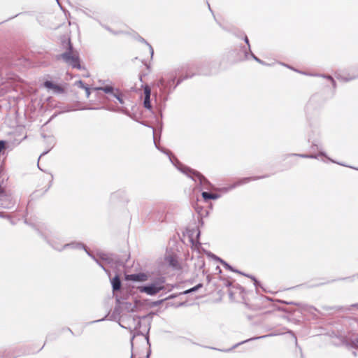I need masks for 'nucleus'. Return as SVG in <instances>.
I'll list each match as a JSON object with an SVG mask.
<instances>
[{"instance_id": "f257e3e1", "label": "nucleus", "mask_w": 358, "mask_h": 358, "mask_svg": "<svg viewBox=\"0 0 358 358\" xmlns=\"http://www.w3.org/2000/svg\"><path fill=\"white\" fill-rule=\"evenodd\" d=\"M155 143H156L155 142ZM155 145L159 150V148L157 147V144H155ZM160 150L162 152L166 153L169 156V159L171 162V163L173 165H175L178 168V170H180L184 174L187 175L188 177L192 178L193 180H194L195 182L199 181L200 185H204L205 184H207L208 182L207 179L203 176H202L199 172H198L195 170H193L187 166H183L178 162V160L177 159H176L175 161H173L171 157V152L169 151L164 150L162 149V150L160 149Z\"/></svg>"}, {"instance_id": "f03ea898", "label": "nucleus", "mask_w": 358, "mask_h": 358, "mask_svg": "<svg viewBox=\"0 0 358 358\" xmlns=\"http://www.w3.org/2000/svg\"><path fill=\"white\" fill-rule=\"evenodd\" d=\"M51 237H52L51 239L48 240V241L50 243V246L52 248H54L55 250H58V251H62L63 250L67 249V248L83 249L87 252V254L96 262V264L98 265H99L104 271H106V268L102 265L101 262L94 255H92L87 250V249L86 248V247L84 244H83L81 243L72 242L70 243L64 244L62 247H60L59 245L55 244V241H54L55 236H51Z\"/></svg>"}, {"instance_id": "7ed1b4c3", "label": "nucleus", "mask_w": 358, "mask_h": 358, "mask_svg": "<svg viewBox=\"0 0 358 358\" xmlns=\"http://www.w3.org/2000/svg\"><path fill=\"white\" fill-rule=\"evenodd\" d=\"M66 44L68 46L66 51L60 55L59 57L62 58L67 64L71 66L73 68L80 69V64L79 57L78 54L74 53L73 52V47L71 45L70 39H67Z\"/></svg>"}, {"instance_id": "20e7f679", "label": "nucleus", "mask_w": 358, "mask_h": 358, "mask_svg": "<svg viewBox=\"0 0 358 358\" xmlns=\"http://www.w3.org/2000/svg\"><path fill=\"white\" fill-rule=\"evenodd\" d=\"M165 280L164 278H159L154 282L138 287V290L141 293H145L150 296H154L159 293L160 291L165 289L166 287L164 286Z\"/></svg>"}, {"instance_id": "39448f33", "label": "nucleus", "mask_w": 358, "mask_h": 358, "mask_svg": "<svg viewBox=\"0 0 358 358\" xmlns=\"http://www.w3.org/2000/svg\"><path fill=\"white\" fill-rule=\"evenodd\" d=\"M40 234H41V236L44 238L45 241H46V242L50 245V243L48 241V240H50L52 238L51 236H55V238H54L55 244L59 245L60 247L63 246L62 243L64 242V241L62 238H60L59 237V236L57 234H56L55 232H53L52 231L46 229H45L44 231L40 232Z\"/></svg>"}, {"instance_id": "423d86ee", "label": "nucleus", "mask_w": 358, "mask_h": 358, "mask_svg": "<svg viewBox=\"0 0 358 358\" xmlns=\"http://www.w3.org/2000/svg\"><path fill=\"white\" fill-rule=\"evenodd\" d=\"M312 148H315L316 150H317L319 151V154L318 155H307V154L293 153V154L289 155V156H296V157H299L305 158V159H317L318 156H324V157H327L326 156L325 152L322 151V146L320 145L319 144H317L316 143H313L312 145Z\"/></svg>"}, {"instance_id": "0eeeda50", "label": "nucleus", "mask_w": 358, "mask_h": 358, "mask_svg": "<svg viewBox=\"0 0 358 358\" xmlns=\"http://www.w3.org/2000/svg\"><path fill=\"white\" fill-rule=\"evenodd\" d=\"M43 86L48 90H52L54 94H59L64 92V89L62 86L55 84L50 80L45 81Z\"/></svg>"}, {"instance_id": "6e6552de", "label": "nucleus", "mask_w": 358, "mask_h": 358, "mask_svg": "<svg viewBox=\"0 0 358 358\" xmlns=\"http://www.w3.org/2000/svg\"><path fill=\"white\" fill-rule=\"evenodd\" d=\"M266 176H257V177H246V178H241L238 180H237L236 182H235L233 185H231L229 187H228V189H234L237 187L247 184L251 181L264 178Z\"/></svg>"}, {"instance_id": "1a4fd4ad", "label": "nucleus", "mask_w": 358, "mask_h": 358, "mask_svg": "<svg viewBox=\"0 0 358 358\" xmlns=\"http://www.w3.org/2000/svg\"><path fill=\"white\" fill-rule=\"evenodd\" d=\"M272 334H268V335H264V336H257V337H253V338H250L249 339H247V340H245L243 341H241L238 343H236L231 348H229V349H224V350H220V349H217L215 348H212V349L213 350H220V351H222V352H230L231 350L233 349H235L236 348H237L238 346H239L240 345H242L243 343H248L250 341H254V340H257V339H262V338H264L266 337H268V336H271Z\"/></svg>"}, {"instance_id": "9d476101", "label": "nucleus", "mask_w": 358, "mask_h": 358, "mask_svg": "<svg viewBox=\"0 0 358 358\" xmlns=\"http://www.w3.org/2000/svg\"><path fill=\"white\" fill-rule=\"evenodd\" d=\"M148 275L144 273L130 274L126 276L127 280L136 282H144L148 280Z\"/></svg>"}, {"instance_id": "9b49d317", "label": "nucleus", "mask_w": 358, "mask_h": 358, "mask_svg": "<svg viewBox=\"0 0 358 358\" xmlns=\"http://www.w3.org/2000/svg\"><path fill=\"white\" fill-rule=\"evenodd\" d=\"M144 101H143V106L150 110L152 108V106L150 103V94H151V90L148 85H145L144 87Z\"/></svg>"}, {"instance_id": "f8f14e48", "label": "nucleus", "mask_w": 358, "mask_h": 358, "mask_svg": "<svg viewBox=\"0 0 358 358\" xmlns=\"http://www.w3.org/2000/svg\"><path fill=\"white\" fill-rule=\"evenodd\" d=\"M97 256L101 260L104 261L108 264H111L115 259L114 256L111 254L99 252L97 254Z\"/></svg>"}, {"instance_id": "ddd939ff", "label": "nucleus", "mask_w": 358, "mask_h": 358, "mask_svg": "<svg viewBox=\"0 0 358 358\" xmlns=\"http://www.w3.org/2000/svg\"><path fill=\"white\" fill-rule=\"evenodd\" d=\"M112 96L115 97L120 104L123 105L124 103L123 94L118 88L115 89Z\"/></svg>"}, {"instance_id": "4468645a", "label": "nucleus", "mask_w": 358, "mask_h": 358, "mask_svg": "<svg viewBox=\"0 0 358 358\" xmlns=\"http://www.w3.org/2000/svg\"><path fill=\"white\" fill-rule=\"evenodd\" d=\"M113 291H117L121 287V280L118 276L114 277L111 280Z\"/></svg>"}, {"instance_id": "2eb2a0df", "label": "nucleus", "mask_w": 358, "mask_h": 358, "mask_svg": "<svg viewBox=\"0 0 358 358\" xmlns=\"http://www.w3.org/2000/svg\"><path fill=\"white\" fill-rule=\"evenodd\" d=\"M115 89L116 88H114L113 87H112L110 85H106V86H103V87H96V90L102 91L106 94H109L112 95V94L114 92Z\"/></svg>"}, {"instance_id": "dca6fc26", "label": "nucleus", "mask_w": 358, "mask_h": 358, "mask_svg": "<svg viewBox=\"0 0 358 358\" xmlns=\"http://www.w3.org/2000/svg\"><path fill=\"white\" fill-rule=\"evenodd\" d=\"M201 194H202V197L203 198L204 200L217 199L220 197L219 194L209 193L207 192H203Z\"/></svg>"}, {"instance_id": "f3484780", "label": "nucleus", "mask_w": 358, "mask_h": 358, "mask_svg": "<svg viewBox=\"0 0 358 358\" xmlns=\"http://www.w3.org/2000/svg\"><path fill=\"white\" fill-rule=\"evenodd\" d=\"M175 78H173V79H171V80L169 81L168 83H165V80L164 78H161L159 80V83H158V85L159 86H162V87H166L168 85L169 86H171V84L174 83L175 81Z\"/></svg>"}, {"instance_id": "a211bd4d", "label": "nucleus", "mask_w": 358, "mask_h": 358, "mask_svg": "<svg viewBox=\"0 0 358 358\" xmlns=\"http://www.w3.org/2000/svg\"><path fill=\"white\" fill-rule=\"evenodd\" d=\"M203 285L202 284H198L197 285H196L195 287L191 288V289H189L185 292H182V294H189V293H191V292H195L196 290L199 289V288L201 287Z\"/></svg>"}, {"instance_id": "6ab92c4d", "label": "nucleus", "mask_w": 358, "mask_h": 358, "mask_svg": "<svg viewBox=\"0 0 358 358\" xmlns=\"http://www.w3.org/2000/svg\"><path fill=\"white\" fill-rule=\"evenodd\" d=\"M139 41H140L141 42H142V43H145V44L149 47V49H150V52L151 56H152V55H153V54H154V50H153L152 47V46H151V45H150V44H149V43H148V42H147L144 38H141V37L139 38Z\"/></svg>"}, {"instance_id": "aec40b11", "label": "nucleus", "mask_w": 358, "mask_h": 358, "mask_svg": "<svg viewBox=\"0 0 358 358\" xmlns=\"http://www.w3.org/2000/svg\"><path fill=\"white\" fill-rule=\"evenodd\" d=\"M250 54L251 55V57L256 61L258 63L261 64H263V65H267V64H266L264 62H263L262 60H261L260 59H259L257 57H256L251 51H250Z\"/></svg>"}, {"instance_id": "412c9836", "label": "nucleus", "mask_w": 358, "mask_h": 358, "mask_svg": "<svg viewBox=\"0 0 358 358\" xmlns=\"http://www.w3.org/2000/svg\"><path fill=\"white\" fill-rule=\"evenodd\" d=\"M132 320L136 323L135 329L140 328V326H141L140 317H132Z\"/></svg>"}, {"instance_id": "4be33fe9", "label": "nucleus", "mask_w": 358, "mask_h": 358, "mask_svg": "<svg viewBox=\"0 0 358 358\" xmlns=\"http://www.w3.org/2000/svg\"><path fill=\"white\" fill-rule=\"evenodd\" d=\"M217 259L218 261H220L229 270L232 271H236V270L233 269V268L230 265H229L227 262H225L224 261L220 259L218 257Z\"/></svg>"}, {"instance_id": "5701e85b", "label": "nucleus", "mask_w": 358, "mask_h": 358, "mask_svg": "<svg viewBox=\"0 0 358 358\" xmlns=\"http://www.w3.org/2000/svg\"><path fill=\"white\" fill-rule=\"evenodd\" d=\"M337 78L338 79H340V80H342L343 81H349V80H351L354 78H355V77H352V78H345V77H343L341 76H337Z\"/></svg>"}, {"instance_id": "b1692460", "label": "nucleus", "mask_w": 358, "mask_h": 358, "mask_svg": "<svg viewBox=\"0 0 358 358\" xmlns=\"http://www.w3.org/2000/svg\"><path fill=\"white\" fill-rule=\"evenodd\" d=\"M187 78H188L187 76L180 78L178 80L176 85L173 87V89H175L176 87V86L178 85L180 83H182L184 80L187 79Z\"/></svg>"}, {"instance_id": "393cba45", "label": "nucleus", "mask_w": 358, "mask_h": 358, "mask_svg": "<svg viewBox=\"0 0 358 358\" xmlns=\"http://www.w3.org/2000/svg\"><path fill=\"white\" fill-rule=\"evenodd\" d=\"M322 76L324 77V78H327L329 80H331V83H332L333 86L335 87V86H336L335 80H334V78L331 76Z\"/></svg>"}, {"instance_id": "a878e982", "label": "nucleus", "mask_w": 358, "mask_h": 358, "mask_svg": "<svg viewBox=\"0 0 358 358\" xmlns=\"http://www.w3.org/2000/svg\"><path fill=\"white\" fill-rule=\"evenodd\" d=\"M77 85H78L79 87H80V88H82V89H84V90L85 89V87H87V85H85V84L83 81H81V80H79V81H78V82H77Z\"/></svg>"}, {"instance_id": "bb28decb", "label": "nucleus", "mask_w": 358, "mask_h": 358, "mask_svg": "<svg viewBox=\"0 0 358 358\" xmlns=\"http://www.w3.org/2000/svg\"><path fill=\"white\" fill-rule=\"evenodd\" d=\"M244 41L248 45V51L249 52L251 51V50H250V45L249 40H248V38L247 36H244Z\"/></svg>"}, {"instance_id": "cd10ccee", "label": "nucleus", "mask_w": 358, "mask_h": 358, "mask_svg": "<svg viewBox=\"0 0 358 358\" xmlns=\"http://www.w3.org/2000/svg\"><path fill=\"white\" fill-rule=\"evenodd\" d=\"M249 277V275H248ZM250 278L254 281V285L256 287L259 286V282L257 280V279L253 276H250Z\"/></svg>"}, {"instance_id": "c85d7f7f", "label": "nucleus", "mask_w": 358, "mask_h": 358, "mask_svg": "<svg viewBox=\"0 0 358 358\" xmlns=\"http://www.w3.org/2000/svg\"><path fill=\"white\" fill-rule=\"evenodd\" d=\"M118 111L122 112V113H123L124 114H125L127 115H129V116L130 115H129V112L128 111V110H127L125 108H119Z\"/></svg>"}, {"instance_id": "c756f323", "label": "nucleus", "mask_w": 358, "mask_h": 358, "mask_svg": "<svg viewBox=\"0 0 358 358\" xmlns=\"http://www.w3.org/2000/svg\"><path fill=\"white\" fill-rule=\"evenodd\" d=\"M85 93H86V96L88 98L90 95V90L88 87H85Z\"/></svg>"}, {"instance_id": "7c9ffc66", "label": "nucleus", "mask_w": 358, "mask_h": 358, "mask_svg": "<svg viewBox=\"0 0 358 358\" xmlns=\"http://www.w3.org/2000/svg\"><path fill=\"white\" fill-rule=\"evenodd\" d=\"M243 54H244V57H243V59H248V52L247 51V50H243Z\"/></svg>"}, {"instance_id": "2f4dec72", "label": "nucleus", "mask_w": 358, "mask_h": 358, "mask_svg": "<svg viewBox=\"0 0 358 358\" xmlns=\"http://www.w3.org/2000/svg\"><path fill=\"white\" fill-rule=\"evenodd\" d=\"M84 13H85V14L87 16H88V17H94L92 15V14L90 13H91L90 11H89V12H87V11H84Z\"/></svg>"}, {"instance_id": "473e14b6", "label": "nucleus", "mask_w": 358, "mask_h": 358, "mask_svg": "<svg viewBox=\"0 0 358 358\" xmlns=\"http://www.w3.org/2000/svg\"><path fill=\"white\" fill-rule=\"evenodd\" d=\"M0 217H3V218H5V217L8 218V215H4V213H2V212H1V213H0Z\"/></svg>"}, {"instance_id": "72a5a7b5", "label": "nucleus", "mask_w": 358, "mask_h": 358, "mask_svg": "<svg viewBox=\"0 0 358 358\" xmlns=\"http://www.w3.org/2000/svg\"><path fill=\"white\" fill-rule=\"evenodd\" d=\"M136 336V334H134L132 336H131V348H133V341L134 339Z\"/></svg>"}, {"instance_id": "f704fd0d", "label": "nucleus", "mask_w": 358, "mask_h": 358, "mask_svg": "<svg viewBox=\"0 0 358 358\" xmlns=\"http://www.w3.org/2000/svg\"><path fill=\"white\" fill-rule=\"evenodd\" d=\"M103 27H104L106 30H108V31H110V32H111V33H114V32L110 29V27H107V26H103Z\"/></svg>"}, {"instance_id": "c9c22d12", "label": "nucleus", "mask_w": 358, "mask_h": 358, "mask_svg": "<svg viewBox=\"0 0 358 358\" xmlns=\"http://www.w3.org/2000/svg\"><path fill=\"white\" fill-rule=\"evenodd\" d=\"M105 320V318H102V319H100V320H95V321H93L92 323L94 322H101V321H103Z\"/></svg>"}, {"instance_id": "e433bc0d", "label": "nucleus", "mask_w": 358, "mask_h": 358, "mask_svg": "<svg viewBox=\"0 0 358 358\" xmlns=\"http://www.w3.org/2000/svg\"><path fill=\"white\" fill-rule=\"evenodd\" d=\"M71 109L69 108H66L63 110V112H69V111H71Z\"/></svg>"}, {"instance_id": "4c0bfd02", "label": "nucleus", "mask_w": 358, "mask_h": 358, "mask_svg": "<svg viewBox=\"0 0 358 358\" xmlns=\"http://www.w3.org/2000/svg\"><path fill=\"white\" fill-rule=\"evenodd\" d=\"M175 297V295H171L167 299H173Z\"/></svg>"}, {"instance_id": "58836bf2", "label": "nucleus", "mask_w": 358, "mask_h": 358, "mask_svg": "<svg viewBox=\"0 0 358 358\" xmlns=\"http://www.w3.org/2000/svg\"><path fill=\"white\" fill-rule=\"evenodd\" d=\"M150 355V350H149V352H148V354H147V358H149Z\"/></svg>"}, {"instance_id": "ea45409f", "label": "nucleus", "mask_w": 358, "mask_h": 358, "mask_svg": "<svg viewBox=\"0 0 358 358\" xmlns=\"http://www.w3.org/2000/svg\"><path fill=\"white\" fill-rule=\"evenodd\" d=\"M329 160H330L331 162H334V163H336L335 161H334L333 159H331L330 158L327 157Z\"/></svg>"}, {"instance_id": "a19ab883", "label": "nucleus", "mask_w": 358, "mask_h": 358, "mask_svg": "<svg viewBox=\"0 0 358 358\" xmlns=\"http://www.w3.org/2000/svg\"><path fill=\"white\" fill-rule=\"evenodd\" d=\"M171 264L172 265H174V264H174V262H173V259H171Z\"/></svg>"}, {"instance_id": "79ce46f5", "label": "nucleus", "mask_w": 358, "mask_h": 358, "mask_svg": "<svg viewBox=\"0 0 358 358\" xmlns=\"http://www.w3.org/2000/svg\"><path fill=\"white\" fill-rule=\"evenodd\" d=\"M171 264L172 265H174V264H174V262H173V259H171Z\"/></svg>"}, {"instance_id": "37998d69", "label": "nucleus", "mask_w": 358, "mask_h": 358, "mask_svg": "<svg viewBox=\"0 0 358 358\" xmlns=\"http://www.w3.org/2000/svg\"><path fill=\"white\" fill-rule=\"evenodd\" d=\"M120 326H121V327L127 328L126 327H124V325H122V324H120Z\"/></svg>"}, {"instance_id": "c03bdc74", "label": "nucleus", "mask_w": 358, "mask_h": 358, "mask_svg": "<svg viewBox=\"0 0 358 358\" xmlns=\"http://www.w3.org/2000/svg\"><path fill=\"white\" fill-rule=\"evenodd\" d=\"M199 235H200V232H199V231H198V233H197V235H196V236H199Z\"/></svg>"}, {"instance_id": "a18cd8bd", "label": "nucleus", "mask_w": 358, "mask_h": 358, "mask_svg": "<svg viewBox=\"0 0 358 358\" xmlns=\"http://www.w3.org/2000/svg\"><path fill=\"white\" fill-rule=\"evenodd\" d=\"M47 152H48V151H47V152H43L41 155H45Z\"/></svg>"}, {"instance_id": "49530a36", "label": "nucleus", "mask_w": 358, "mask_h": 358, "mask_svg": "<svg viewBox=\"0 0 358 358\" xmlns=\"http://www.w3.org/2000/svg\"><path fill=\"white\" fill-rule=\"evenodd\" d=\"M338 164H341V166H345V164H341V163H338Z\"/></svg>"}, {"instance_id": "de8ad7c7", "label": "nucleus", "mask_w": 358, "mask_h": 358, "mask_svg": "<svg viewBox=\"0 0 358 358\" xmlns=\"http://www.w3.org/2000/svg\"><path fill=\"white\" fill-rule=\"evenodd\" d=\"M146 340L148 341V343H149L148 337L146 338Z\"/></svg>"}, {"instance_id": "09e8293b", "label": "nucleus", "mask_w": 358, "mask_h": 358, "mask_svg": "<svg viewBox=\"0 0 358 358\" xmlns=\"http://www.w3.org/2000/svg\"><path fill=\"white\" fill-rule=\"evenodd\" d=\"M56 1H57V3H58V4H59V0H56Z\"/></svg>"}, {"instance_id": "8fccbe9b", "label": "nucleus", "mask_w": 358, "mask_h": 358, "mask_svg": "<svg viewBox=\"0 0 358 358\" xmlns=\"http://www.w3.org/2000/svg\"><path fill=\"white\" fill-rule=\"evenodd\" d=\"M131 358H133V356L131 355Z\"/></svg>"}, {"instance_id": "3c124183", "label": "nucleus", "mask_w": 358, "mask_h": 358, "mask_svg": "<svg viewBox=\"0 0 358 358\" xmlns=\"http://www.w3.org/2000/svg\"><path fill=\"white\" fill-rule=\"evenodd\" d=\"M357 342H358V341H357Z\"/></svg>"}]
</instances>
